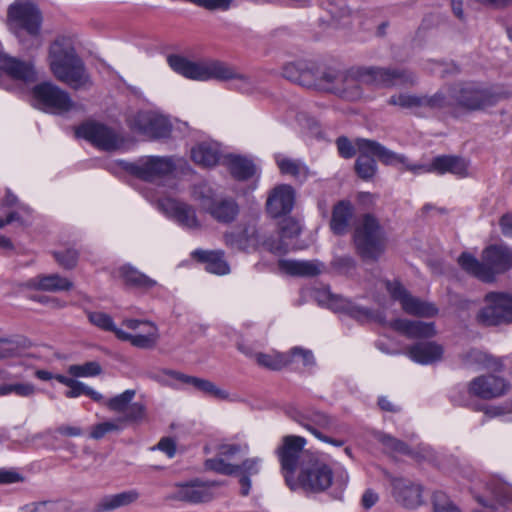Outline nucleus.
<instances>
[{"mask_svg":"<svg viewBox=\"0 0 512 512\" xmlns=\"http://www.w3.org/2000/svg\"><path fill=\"white\" fill-rule=\"evenodd\" d=\"M167 62L173 71L192 80H232L233 87L243 93L251 92L254 86L250 77L223 62H194L180 55H169Z\"/></svg>","mask_w":512,"mask_h":512,"instance_id":"nucleus-1","label":"nucleus"},{"mask_svg":"<svg viewBox=\"0 0 512 512\" xmlns=\"http://www.w3.org/2000/svg\"><path fill=\"white\" fill-rule=\"evenodd\" d=\"M49 63L54 76L72 89L91 86L84 62L76 54L69 38L60 36L53 41L49 48Z\"/></svg>","mask_w":512,"mask_h":512,"instance_id":"nucleus-2","label":"nucleus"},{"mask_svg":"<svg viewBox=\"0 0 512 512\" xmlns=\"http://www.w3.org/2000/svg\"><path fill=\"white\" fill-rule=\"evenodd\" d=\"M458 264L467 273L483 282H493L497 273H503L512 267V248L506 244H494L482 252V262L472 254L463 252Z\"/></svg>","mask_w":512,"mask_h":512,"instance_id":"nucleus-3","label":"nucleus"},{"mask_svg":"<svg viewBox=\"0 0 512 512\" xmlns=\"http://www.w3.org/2000/svg\"><path fill=\"white\" fill-rule=\"evenodd\" d=\"M8 21L26 50L37 49L42 45V17L33 3L26 0L15 1L8 9Z\"/></svg>","mask_w":512,"mask_h":512,"instance_id":"nucleus-4","label":"nucleus"},{"mask_svg":"<svg viewBox=\"0 0 512 512\" xmlns=\"http://www.w3.org/2000/svg\"><path fill=\"white\" fill-rule=\"evenodd\" d=\"M352 241L363 260L377 261L386 251L387 233L379 220L367 213L354 223Z\"/></svg>","mask_w":512,"mask_h":512,"instance_id":"nucleus-5","label":"nucleus"},{"mask_svg":"<svg viewBox=\"0 0 512 512\" xmlns=\"http://www.w3.org/2000/svg\"><path fill=\"white\" fill-rule=\"evenodd\" d=\"M332 468L318 456L308 455L304 458L297 477L287 476V486L295 491L299 488L305 492L322 493L333 483Z\"/></svg>","mask_w":512,"mask_h":512,"instance_id":"nucleus-6","label":"nucleus"},{"mask_svg":"<svg viewBox=\"0 0 512 512\" xmlns=\"http://www.w3.org/2000/svg\"><path fill=\"white\" fill-rule=\"evenodd\" d=\"M453 111L463 109L467 111L483 110L493 106L498 101V96L489 89L474 83H462L450 87Z\"/></svg>","mask_w":512,"mask_h":512,"instance_id":"nucleus-7","label":"nucleus"},{"mask_svg":"<svg viewBox=\"0 0 512 512\" xmlns=\"http://www.w3.org/2000/svg\"><path fill=\"white\" fill-rule=\"evenodd\" d=\"M152 379L164 386L179 389L181 386H192L196 390L216 399H227L229 394L207 379L184 374L172 369H162Z\"/></svg>","mask_w":512,"mask_h":512,"instance_id":"nucleus-8","label":"nucleus"},{"mask_svg":"<svg viewBox=\"0 0 512 512\" xmlns=\"http://www.w3.org/2000/svg\"><path fill=\"white\" fill-rule=\"evenodd\" d=\"M119 164L131 175L148 182L169 175L176 166L169 156H143L134 162L120 161Z\"/></svg>","mask_w":512,"mask_h":512,"instance_id":"nucleus-9","label":"nucleus"},{"mask_svg":"<svg viewBox=\"0 0 512 512\" xmlns=\"http://www.w3.org/2000/svg\"><path fill=\"white\" fill-rule=\"evenodd\" d=\"M306 444L307 441L304 437L286 435L281 439L280 445L276 448L275 453L280 462L286 484L287 476L294 475L297 469H301L304 458L308 455H314L304 449Z\"/></svg>","mask_w":512,"mask_h":512,"instance_id":"nucleus-10","label":"nucleus"},{"mask_svg":"<svg viewBox=\"0 0 512 512\" xmlns=\"http://www.w3.org/2000/svg\"><path fill=\"white\" fill-rule=\"evenodd\" d=\"M486 305L479 310L477 320L486 326L512 322V295L490 292L485 296Z\"/></svg>","mask_w":512,"mask_h":512,"instance_id":"nucleus-11","label":"nucleus"},{"mask_svg":"<svg viewBox=\"0 0 512 512\" xmlns=\"http://www.w3.org/2000/svg\"><path fill=\"white\" fill-rule=\"evenodd\" d=\"M76 134L104 151L119 150L125 144V139L119 131L98 122L82 124Z\"/></svg>","mask_w":512,"mask_h":512,"instance_id":"nucleus-12","label":"nucleus"},{"mask_svg":"<svg viewBox=\"0 0 512 512\" xmlns=\"http://www.w3.org/2000/svg\"><path fill=\"white\" fill-rule=\"evenodd\" d=\"M33 97L42 109L53 113L68 112L74 105L66 91L50 82L36 85L33 88Z\"/></svg>","mask_w":512,"mask_h":512,"instance_id":"nucleus-13","label":"nucleus"},{"mask_svg":"<svg viewBox=\"0 0 512 512\" xmlns=\"http://www.w3.org/2000/svg\"><path fill=\"white\" fill-rule=\"evenodd\" d=\"M386 288L391 297L400 302L402 309L407 314L418 317H433L438 313L434 304L412 296L398 281H388Z\"/></svg>","mask_w":512,"mask_h":512,"instance_id":"nucleus-14","label":"nucleus"},{"mask_svg":"<svg viewBox=\"0 0 512 512\" xmlns=\"http://www.w3.org/2000/svg\"><path fill=\"white\" fill-rule=\"evenodd\" d=\"M221 485L217 481H201L195 479L176 485L175 491L169 499L182 501L190 504H200L211 501L214 498L213 487Z\"/></svg>","mask_w":512,"mask_h":512,"instance_id":"nucleus-15","label":"nucleus"},{"mask_svg":"<svg viewBox=\"0 0 512 512\" xmlns=\"http://www.w3.org/2000/svg\"><path fill=\"white\" fill-rule=\"evenodd\" d=\"M369 68H350L345 70L343 79L336 90V96L347 101H357L363 97L362 85H373Z\"/></svg>","mask_w":512,"mask_h":512,"instance_id":"nucleus-16","label":"nucleus"},{"mask_svg":"<svg viewBox=\"0 0 512 512\" xmlns=\"http://www.w3.org/2000/svg\"><path fill=\"white\" fill-rule=\"evenodd\" d=\"M314 297L320 305L327 306L337 312L347 313L357 321L362 322L372 317V312L369 309L358 306L340 295L333 294L329 289L324 288L315 291Z\"/></svg>","mask_w":512,"mask_h":512,"instance_id":"nucleus-17","label":"nucleus"},{"mask_svg":"<svg viewBox=\"0 0 512 512\" xmlns=\"http://www.w3.org/2000/svg\"><path fill=\"white\" fill-rule=\"evenodd\" d=\"M131 126L154 139L167 138L172 131V125L165 116L151 111L138 112L131 120Z\"/></svg>","mask_w":512,"mask_h":512,"instance_id":"nucleus-18","label":"nucleus"},{"mask_svg":"<svg viewBox=\"0 0 512 512\" xmlns=\"http://www.w3.org/2000/svg\"><path fill=\"white\" fill-rule=\"evenodd\" d=\"M293 418L296 422H298L302 427L307 429L319 440L337 447L343 446V440L333 439L331 437L324 435L320 431L321 429L329 430L334 426L335 421L329 415L321 411H313L306 414L298 413L297 416Z\"/></svg>","mask_w":512,"mask_h":512,"instance_id":"nucleus-19","label":"nucleus"},{"mask_svg":"<svg viewBox=\"0 0 512 512\" xmlns=\"http://www.w3.org/2000/svg\"><path fill=\"white\" fill-rule=\"evenodd\" d=\"M145 417L146 407L140 402H134L127 415H121L113 421H105L94 425L90 437L100 440L108 433L121 431L127 424L141 422Z\"/></svg>","mask_w":512,"mask_h":512,"instance_id":"nucleus-20","label":"nucleus"},{"mask_svg":"<svg viewBox=\"0 0 512 512\" xmlns=\"http://www.w3.org/2000/svg\"><path fill=\"white\" fill-rule=\"evenodd\" d=\"M157 205L159 210L175 220L180 226L192 230L201 227L196 211L191 205L171 198L161 199Z\"/></svg>","mask_w":512,"mask_h":512,"instance_id":"nucleus-21","label":"nucleus"},{"mask_svg":"<svg viewBox=\"0 0 512 512\" xmlns=\"http://www.w3.org/2000/svg\"><path fill=\"white\" fill-rule=\"evenodd\" d=\"M295 192L290 185L276 186L269 194L266 201V210L273 217H281L289 214L294 206Z\"/></svg>","mask_w":512,"mask_h":512,"instance_id":"nucleus-22","label":"nucleus"},{"mask_svg":"<svg viewBox=\"0 0 512 512\" xmlns=\"http://www.w3.org/2000/svg\"><path fill=\"white\" fill-rule=\"evenodd\" d=\"M370 73V81L380 87L413 85L416 82V76L405 69L370 67Z\"/></svg>","mask_w":512,"mask_h":512,"instance_id":"nucleus-23","label":"nucleus"},{"mask_svg":"<svg viewBox=\"0 0 512 512\" xmlns=\"http://www.w3.org/2000/svg\"><path fill=\"white\" fill-rule=\"evenodd\" d=\"M394 499L406 508H416L422 504V487L405 478H393L391 481Z\"/></svg>","mask_w":512,"mask_h":512,"instance_id":"nucleus-24","label":"nucleus"},{"mask_svg":"<svg viewBox=\"0 0 512 512\" xmlns=\"http://www.w3.org/2000/svg\"><path fill=\"white\" fill-rule=\"evenodd\" d=\"M301 233V226L297 220L288 217L284 218L279 225V241L266 240L263 245L273 253H286L292 245V240L297 238Z\"/></svg>","mask_w":512,"mask_h":512,"instance_id":"nucleus-25","label":"nucleus"},{"mask_svg":"<svg viewBox=\"0 0 512 512\" xmlns=\"http://www.w3.org/2000/svg\"><path fill=\"white\" fill-rule=\"evenodd\" d=\"M507 389L503 378L495 375L480 376L475 378L469 386L470 392L483 399H492L502 396Z\"/></svg>","mask_w":512,"mask_h":512,"instance_id":"nucleus-26","label":"nucleus"},{"mask_svg":"<svg viewBox=\"0 0 512 512\" xmlns=\"http://www.w3.org/2000/svg\"><path fill=\"white\" fill-rule=\"evenodd\" d=\"M0 71L15 80L32 82L36 79V72L32 63L9 57L0 52Z\"/></svg>","mask_w":512,"mask_h":512,"instance_id":"nucleus-27","label":"nucleus"},{"mask_svg":"<svg viewBox=\"0 0 512 512\" xmlns=\"http://www.w3.org/2000/svg\"><path fill=\"white\" fill-rule=\"evenodd\" d=\"M355 145L357 149H361L365 152H371L373 156L377 157L378 160L385 165L406 163V157L404 155L393 152L377 141L358 138L356 139Z\"/></svg>","mask_w":512,"mask_h":512,"instance_id":"nucleus-28","label":"nucleus"},{"mask_svg":"<svg viewBox=\"0 0 512 512\" xmlns=\"http://www.w3.org/2000/svg\"><path fill=\"white\" fill-rule=\"evenodd\" d=\"M390 327L408 338H430L436 334L434 323H426L418 320L395 319L390 322Z\"/></svg>","mask_w":512,"mask_h":512,"instance_id":"nucleus-29","label":"nucleus"},{"mask_svg":"<svg viewBox=\"0 0 512 512\" xmlns=\"http://www.w3.org/2000/svg\"><path fill=\"white\" fill-rule=\"evenodd\" d=\"M469 162L454 155L437 156L432 160L433 172L438 174L451 173L457 177L468 176Z\"/></svg>","mask_w":512,"mask_h":512,"instance_id":"nucleus-30","label":"nucleus"},{"mask_svg":"<svg viewBox=\"0 0 512 512\" xmlns=\"http://www.w3.org/2000/svg\"><path fill=\"white\" fill-rule=\"evenodd\" d=\"M407 355L419 364H432L442 358L443 348L436 342H418L410 346Z\"/></svg>","mask_w":512,"mask_h":512,"instance_id":"nucleus-31","label":"nucleus"},{"mask_svg":"<svg viewBox=\"0 0 512 512\" xmlns=\"http://www.w3.org/2000/svg\"><path fill=\"white\" fill-rule=\"evenodd\" d=\"M140 497L136 489L123 491L117 494L105 495L95 504V512H108L135 503Z\"/></svg>","mask_w":512,"mask_h":512,"instance_id":"nucleus-32","label":"nucleus"},{"mask_svg":"<svg viewBox=\"0 0 512 512\" xmlns=\"http://www.w3.org/2000/svg\"><path fill=\"white\" fill-rule=\"evenodd\" d=\"M214 220L219 223H231L239 214V205L231 197L217 198L206 211Z\"/></svg>","mask_w":512,"mask_h":512,"instance_id":"nucleus-33","label":"nucleus"},{"mask_svg":"<svg viewBox=\"0 0 512 512\" xmlns=\"http://www.w3.org/2000/svg\"><path fill=\"white\" fill-rule=\"evenodd\" d=\"M379 441L383 444L385 450L390 453L407 455L415 460L427 459L430 456V450L427 447L419 446L417 450H413L403 441L390 435H380Z\"/></svg>","mask_w":512,"mask_h":512,"instance_id":"nucleus-34","label":"nucleus"},{"mask_svg":"<svg viewBox=\"0 0 512 512\" xmlns=\"http://www.w3.org/2000/svg\"><path fill=\"white\" fill-rule=\"evenodd\" d=\"M353 213V206L348 201H339L334 205L330 228L335 235H344L348 232Z\"/></svg>","mask_w":512,"mask_h":512,"instance_id":"nucleus-35","label":"nucleus"},{"mask_svg":"<svg viewBox=\"0 0 512 512\" xmlns=\"http://www.w3.org/2000/svg\"><path fill=\"white\" fill-rule=\"evenodd\" d=\"M265 240L260 236L255 228H245L238 233H230L225 235V242L232 249L247 250L254 248L260 244L263 245Z\"/></svg>","mask_w":512,"mask_h":512,"instance_id":"nucleus-36","label":"nucleus"},{"mask_svg":"<svg viewBox=\"0 0 512 512\" xmlns=\"http://www.w3.org/2000/svg\"><path fill=\"white\" fill-rule=\"evenodd\" d=\"M344 72L345 70L333 67H327L319 73L313 71L314 83L312 88L336 95V90L340 85L341 79H343Z\"/></svg>","mask_w":512,"mask_h":512,"instance_id":"nucleus-37","label":"nucleus"},{"mask_svg":"<svg viewBox=\"0 0 512 512\" xmlns=\"http://www.w3.org/2000/svg\"><path fill=\"white\" fill-rule=\"evenodd\" d=\"M27 286L43 291L58 292L70 290L73 287V283L58 274H51L32 278L27 282Z\"/></svg>","mask_w":512,"mask_h":512,"instance_id":"nucleus-38","label":"nucleus"},{"mask_svg":"<svg viewBox=\"0 0 512 512\" xmlns=\"http://www.w3.org/2000/svg\"><path fill=\"white\" fill-rule=\"evenodd\" d=\"M279 268L293 276H316L321 273L322 264L318 261L280 260Z\"/></svg>","mask_w":512,"mask_h":512,"instance_id":"nucleus-39","label":"nucleus"},{"mask_svg":"<svg viewBox=\"0 0 512 512\" xmlns=\"http://www.w3.org/2000/svg\"><path fill=\"white\" fill-rule=\"evenodd\" d=\"M193 256L206 264L205 269L214 274L224 275L229 273V265L224 260L222 251L196 250Z\"/></svg>","mask_w":512,"mask_h":512,"instance_id":"nucleus-40","label":"nucleus"},{"mask_svg":"<svg viewBox=\"0 0 512 512\" xmlns=\"http://www.w3.org/2000/svg\"><path fill=\"white\" fill-rule=\"evenodd\" d=\"M283 77L307 88L313 86V69L306 63H289L283 67Z\"/></svg>","mask_w":512,"mask_h":512,"instance_id":"nucleus-41","label":"nucleus"},{"mask_svg":"<svg viewBox=\"0 0 512 512\" xmlns=\"http://www.w3.org/2000/svg\"><path fill=\"white\" fill-rule=\"evenodd\" d=\"M225 162L229 172L237 180H247L256 173L255 164L246 157L228 155Z\"/></svg>","mask_w":512,"mask_h":512,"instance_id":"nucleus-42","label":"nucleus"},{"mask_svg":"<svg viewBox=\"0 0 512 512\" xmlns=\"http://www.w3.org/2000/svg\"><path fill=\"white\" fill-rule=\"evenodd\" d=\"M150 330L147 331L145 334H131L127 333L125 331H117V338L122 341H128L133 346L140 348V349H152L156 346L158 339H159V333L156 326H154L152 323L149 324Z\"/></svg>","mask_w":512,"mask_h":512,"instance_id":"nucleus-43","label":"nucleus"},{"mask_svg":"<svg viewBox=\"0 0 512 512\" xmlns=\"http://www.w3.org/2000/svg\"><path fill=\"white\" fill-rule=\"evenodd\" d=\"M193 161L206 168L215 166L220 159L219 148L213 143H200L191 150Z\"/></svg>","mask_w":512,"mask_h":512,"instance_id":"nucleus-44","label":"nucleus"},{"mask_svg":"<svg viewBox=\"0 0 512 512\" xmlns=\"http://www.w3.org/2000/svg\"><path fill=\"white\" fill-rule=\"evenodd\" d=\"M426 103V95L400 93L392 95L388 99L389 105L412 110L417 115H421L424 111H427Z\"/></svg>","mask_w":512,"mask_h":512,"instance_id":"nucleus-45","label":"nucleus"},{"mask_svg":"<svg viewBox=\"0 0 512 512\" xmlns=\"http://www.w3.org/2000/svg\"><path fill=\"white\" fill-rule=\"evenodd\" d=\"M119 274L124 282L138 289L149 290L157 285V281L148 277L131 265H124L119 269Z\"/></svg>","mask_w":512,"mask_h":512,"instance_id":"nucleus-46","label":"nucleus"},{"mask_svg":"<svg viewBox=\"0 0 512 512\" xmlns=\"http://www.w3.org/2000/svg\"><path fill=\"white\" fill-rule=\"evenodd\" d=\"M262 459L259 457L247 458L245 459L239 467L240 474V485H241V494L243 496H247L249 494L251 488V480L250 477L253 475H257L260 471Z\"/></svg>","mask_w":512,"mask_h":512,"instance_id":"nucleus-47","label":"nucleus"},{"mask_svg":"<svg viewBox=\"0 0 512 512\" xmlns=\"http://www.w3.org/2000/svg\"><path fill=\"white\" fill-rule=\"evenodd\" d=\"M254 359L259 366L270 370H281L291 364V356L288 353L273 352L266 354L259 352L255 353Z\"/></svg>","mask_w":512,"mask_h":512,"instance_id":"nucleus-48","label":"nucleus"},{"mask_svg":"<svg viewBox=\"0 0 512 512\" xmlns=\"http://www.w3.org/2000/svg\"><path fill=\"white\" fill-rule=\"evenodd\" d=\"M276 163L282 174L291 175L299 181H304L308 177V168L297 160L277 156Z\"/></svg>","mask_w":512,"mask_h":512,"instance_id":"nucleus-49","label":"nucleus"},{"mask_svg":"<svg viewBox=\"0 0 512 512\" xmlns=\"http://www.w3.org/2000/svg\"><path fill=\"white\" fill-rule=\"evenodd\" d=\"M357 150L359 156L355 162V171L360 178L368 180L372 178L377 171V163L374 159L375 156H373L371 152H365L361 149Z\"/></svg>","mask_w":512,"mask_h":512,"instance_id":"nucleus-50","label":"nucleus"},{"mask_svg":"<svg viewBox=\"0 0 512 512\" xmlns=\"http://www.w3.org/2000/svg\"><path fill=\"white\" fill-rule=\"evenodd\" d=\"M136 395V391L133 389L125 390L123 393L118 394L105 402V406L116 413H122L127 415L130 408L134 403H131Z\"/></svg>","mask_w":512,"mask_h":512,"instance_id":"nucleus-51","label":"nucleus"},{"mask_svg":"<svg viewBox=\"0 0 512 512\" xmlns=\"http://www.w3.org/2000/svg\"><path fill=\"white\" fill-rule=\"evenodd\" d=\"M192 197L205 212L217 199L214 189L206 182H201L193 186Z\"/></svg>","mask_w":512,"mask_h":512,"instance_id":"nucleus-52","label":"nucleus"},{"mask_svg":"<svg viewBox=\"0 0 512 512\" xmlns=\"http://www.w3.org/2000/svg\"><path fill=\"white\" fill-rule=\"evenodd\" d=\"M427 110H448L453 111L452 99L450 98V87L441 89L433 95H426Z\"/></svg>","mask_w":512,"mask_h":512,"instance_id":"nucleus-53","label":"nucleus"},{"mask_svg":"<svg viewBox=\"0 0 512 512\" xmlns=\"http://www.w3.org/2000/svg\"><path fill=\"white\" fill-rule=\"evenodd\" d=\"M463 363L468 367L492 368L495 360L486 353L472 349L466 352L462 357Z\"/></svg>","mask_w":512,"mask_h":512,"instance_id":"nucleus-54","label":"nucleus"},{"mask_svg":"<svg viewBox=\"0 0 512 512\" xmlns=\"http://www.w3.org/2000/svg\"><path fill=\"white\" fill-rule=\"evenodd\" d=\"M12 393L20 397H29L35 393V386L31 383H3L0 385V396Z\"/></svg>","mask_w":512,"mask_h":512,"instance_id":"nucleus-55","label":"nucleus"},{"mask_svg":"<svg viewBox=\"0 0 512 512\" xmlns=\"http://www.w3.org/2000/svg\"><path fill=\"white\" fill-rule=\"evenodd\" d=\"M207 470L214 471L222 475H236L239 472L238 465L225 462L222 457L207 459L204 463Z\"/></svg>","mask_w":512,"mask_h":512,"instance_id":"nucleus-56","label":"nucleus"},{"mask_svg":"<svg viewBox=\"0 0 512 512\" xmlns=\"http://www.w3.org/2000/svg\"><path fill=\"white\" fill-rule=\"evenodd\" d=\"M68 371L75 377H92L99 375L102 372V368L98 362L90 361L81 365H71Z\"/></svg>","mask_w":512,"mask_h":512,"instance_id":"nucleus-57","label":"nucleus"},{"mask_svg":"<svg viewBox=\"0 0 512 512\" xmlns=\"http://www.w3.org/2000/svg\"><path fill=\"white\" fill-rule=\"evenodd\" d=\"M88 319L93 325L105 331H111L115 333L116 336L117 331H122V329L115 326L112 318L104 312H89Z\"/></svg>","mask_w":512,"mask_h":512,"instance_id":"nucleus-58","label":"nucleus"},{"mask_svg":"<svg viewBox=\"0 0 512 512\" xmlns=\"http://www.w3.org/2000/svg\"><path fill=\"white\" fill-rule=\"evenodd\" d=\"M332 268L339 274L348 275L356 268V261L352 256H337L331 262Z\"/></svg>","mask_w":512,"mask_h":512,"instance_id":"nucleus-59","label":"nucleus"},{"mask_svg":"<svg viewBox=\"0 0 512 512\" xmlns=\"http://www.w3.org/2000/svg\"><path fill=\"white\" fill-rule=\"evenodd\" d=\"M78 252L74 249H66L63 252H55L56 261L65 269H72L77 265Z\"/></svg>","mask_w":512,"mask_h":512,"instance_id":"nucleus-60","label":"nucleus"},{"mask_svg":"<svg viewBox=\"0 0 512 512\" xmlns=\"http://www.w3.org/2000/svg\"><path fill=\"white\" fill-rule=\"evenodd\" d=\"M434 512H461L452 502L439 493L434 496Z\"/></svg>","mask_w":512,"mask_h":512,"instance_id":"nucleus-61","label":"nucleus"},{"mask_svg":"<svg viewBox=\"0 0 512 512\" xmlns=\"http://www.w3.org/2000/svg\"><path fill=\"white\" fill-rule=\"evenodd\" d=\"M288 354L291 356V362L296 356H300L304 366H312L315 363L313 353L310 350L303 349L301 347H293Z\"/></svg>","mask_w":512,"mask_h":512,"instance_id":"nucleus-62","label":"nucleus"},{"mask_svg":"<svg viewBox=\"0 0 512 512\" xmlns=\"http://www.w3.org/2000/svg\"><path fill=\"white\" fill-rule=\"evenodd\" d=\"M339 154L344 158H352L355 153V147L346 137H339L336 141Z\"/></svg>","mask_w":512,"mask_h":512,"instance_id":"nucleus-63","label":"nucleus"},{"mask_svg":"<svg viewBox=\"0 0 512 512\" xmlns=\"http://www.w3.org/2000/svg\"><path fill=\"white\" fill-rule=\"evenodd\" d=\"M241 451H248V445H244L243 447L238 444H221L218 446V454L221 457H233L234 455L240 453Z\"/></svg>","mask_w":512,"mask_h":512,"instance_id":"nucleus-64","label":"nucleus"}]
</instances>
